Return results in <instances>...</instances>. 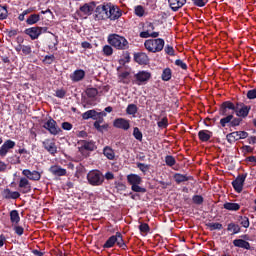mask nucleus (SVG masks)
Here are the masks:
<instances>
[{"mask_svg":"<svg viewBox=\"0 0 256 256\" xmlns=\"http://www.w3.org/2000/svg\"><path fill=\"white\" fill-rule=\"evenodd\" d=\"M219 115H229V111H232L236 117L245 119L249 117V112L251 111V106L245 105L243 102H232L224 101L219 107Z\"/></svg>","mask_w":256,"mask_h":256,"instance_id":"1","label":"nucleus"},{"mask_svg":"<svg viewBox=\"0 0 256 256\" xmlns=\"http://www.w3.org/2000/svg\"><path fill=\"white\" fill-rule=\"evenodd\" d=\"M107 42L111 47L118 49V51H125V49L129 47V41H127V38L118 34H110Z\"/></svg>","mask_w":256,"mask_h":256,"instance_id":"2","label":"nucleus"},{"mask_svg":"<svg viewBox=\"0 0 256 256\" xmlns=\"http://www.w3.org/2000/svg\"><path fill=\"white\" fill-rule=\"evenodd\" d=\"M144 47L149 53H161L165 47V40L163 38L148 39L144 42Z\"/></svg>","mask_w":256,"mask_h":256,"instance_id":"3","label":"nucleus"},{"mask_svg":"<svg viewBox=\"0 0 256 256\" xmlns=\"http://www.w3.org/2000/svg\"><path fill=\"white\" fill-rule=\"evenodd\" d=\"M86 179L92 187H101V185L105 183V176H103V172L99 170L88 172Z\"/></svg>","mask_w":256,"mask_h":256,"instance_id":"4","label":"nucleus"},{"mask_svg":"<svg viewBox=\"0 0 256 256\" xmlns=\"http://www.w3.org/2000/svg\"><path fill=\"white\" fill-rule=\"evenodd\" d=\"M127 182L131 185V190L134 193H147V188H143L139 185L143 183V178L137 174H129L127 175Z\"/></svg>","mask_w":256,"mask_h":256,"instance_id":"5","label":"nucleus"},{"mask_svg":"<svg viewBox=\"0 0 256 256\" xmlns=\"http://www.w3.org/2000/svg\"><path fill=\"white\" fill-rule=\"evenodd\" d=\"M110 3H104L96 7V19L98 21H107L109 19Z\"/></svg>","mask_w":256,"mask_h":256,"instance_id":"6","label":"nucleus"},{"mask_svg":"<svg viewBox=\"0 0 256 256\" xmlns=\"http://www.w3.org/2000/svg\"><path fill=\"white\" fill-rule=\"evenodd\" d=\"M43 128L50 133V135H59L63 130L57 125V121L53 118H49L43 125Z\"/></svg>","mask_w":256,"mask_h":256,"instance_id":"7","label":"nucleus"},{"mask_svg":"<svg viewBox=\"0 0 256 256\" xmlns=\"http://www.w3.org/2000/svg\"><path fill=\"white\" fill-rule=\"evenodd\" d=\"M249 137V133L247 131H234L226 135V140L230 145H233L236 141H240V139H247Z\"/></svg>","mask_w":256,"mask_h":256,"instance_id":"8","label":"nucleus"},{"mask_svg":"<svg viewBox=\"0 0 256 256\" xmlns=\"http://www.w3.org/2000/svg\"><path fill=\"white\" fill-rule=\"evenodd\" d=\"M134 79L136 85H147L151 79V72L145 70L139 71L134 75Z\"/></svg>","mask_w":256,"mask_h":256,"instance_id":"9","label":"nucleus"},{"mask_svg":"<svg viewBox=\"0 0 256 256\" xmlns=\"http://www.w3.org/2000/svg\"><path fill=\"white\" fill-rule=\"evenodd\" d=\"M122 15L123 10H121L119 6L110 3L108 10V19H110V21H117V19H121Z\"/></svg>","mask_w":256,"mask_h":256,"instance_id":"10","label":"nucleus"},{"mask_svg":"<svg viewBox=\"0 0 256 256\" xmlns=\"http://www.w3.org/2000/svg\"><path fill=\"white\" fill-rule=\"evenodd\" d=\"M247 179V174H240L235 180L232 181V187L236 193H241L243 191V185H245V180Z\"/></svg>","mask_w":256,"mask_h":256,"instance_id":"11","label":"nucleus"},{"mask_svg":"<svg viewBox=\"0 0 256 256\" xmlns=\"http://www.w3.org/2000/svg\"><path fill=\"white\" fill-rule=\"evenodd\" d=\"M113 127L123 129V131H129L131 129V121L125 118H116L113 122Z\"/></svg>","mask_w":256,"mask_h":256,"instance_id":"12","label":"nucleus"},{"mask_svg":"<svg viewBox=\"0 0 256 256\" xmlns=\"http://www.w3.org/2000/svg\"><path fill=\"white\" fill-rule=\"evenodd\" d=\"M15 141L8 139L0 147V157H7L10 149H15Z\"/></svg>","mask_w":256,"mask_h":256,"instance_id":"13","label":"nucleus"},{"mask_svg":"<svg viewBox=\"0 0 256 256\" xmlns=\"http://www.w3.org/2000/svg\"><path fill=\"white\" fill-rule=\"evenodd\" d=\"M42 146L48 153H50V155H55L57 153V144L51 139H45L42 142Z\"/></svg>","mask_w":256,"mask_h":256,"instance_id":"14","label":"nucleus"},{"mask_svg":"<svg viewBox=\"0 0 256 256\" xmlns=\"http://www.w3.org/2000/svg\"><path fill=\"white\" fill-rule=\"evenodd\" d=\"M134 61L138 65H149V56L145 52H136L134 53Z\"/></svg>","mask_w":256,"mask_h":256,"instance_id":"15","label":"nucleus"},{"mask_svg":"<svg viewBox=\"0 0 256 256\" xmlns=\"http://www.w3.org/2000/svg\"><path fill=\"white\" fill-rule=\"evenodd\" d=\"M22 175L24 177L28 178L29 181H41V174L37 170H29V169H24L22 171Z\"/></svg>","mask_w":256,"mask_h":256,"instance_id":"16","label":"nucleus"},{"mask_svg":"<svg viewBox=\"0 0 256 256\" xmlns=\"http://www.w3.org/2000/svg\"><path fill=\"white\" fill-rule=\"evenodd\" d=\"M25 35H28L32 41H35V39H39L41 36V30H39V26H34L30 28H26L24 30Z\"/></svg>","mask_w":256,"mask_h":256,"instance_id":"17","label":"nucleus"},{"mask_svg":"<svg viewBox=\"0 0 256 256\" xmlns=\"http://www.w3.org/2000/svg\"><path fill=\"white\" fill-rule=\"evenodd\" d=\"M1 196L3 199L6 200H10V199H19V197H21V193H19V191H11V189L9 188H5L2 192H1Z\"/></svg>","mask_w":256,"mask_h":256,"instance_id":"18","label":"nucleus"},{"mask_svg":"<svg viewBox=\"0 0 256 256\" xmlns=\"http://www.w3.org/2000/svg\"><path fill=\"white\" fill-rule=\"evenodd\" d=\"M49 173H51L55 177H65V175H67V170L61 168V166L59 165H53L49 168Z\"/></svg>","mask_w":256,"mask_h":256,"instance_id":"19","label":"nucleus"},{"mask_svg":"<svg viewBox=\"0 0 256 256\" xmlns=\"http://www.w3.org/2000/svg\"><path fill=\"white\" fill-rule=\"evenodd\" d=\"M95 149H97V145L93 141H81V147H79L80 153H83V151H95Z\"/></svg>","mask_w":256,"mask_h":256,"instance_id":"20","label":"nucleus"},{"mask_svg":"<svg viewBox=\"0 0 256 256\" xmlns=\"http://www.w3.org/2000/svg\"><path fill=\"white\" fill-rule=\"evenodd\" d=\"M99 115H103V112H96L95 109L88 110L82 114V119H84V121H88V119H93V121H97Z\"/></svg>","mask_w":256,"mask_h":256,"instance_id":"21","label":"nucleus"},{"mask_svg":"<svg viewBox=\"0 0 256 256\" xmlns=\"http://www.w3.org/2000/svg\"><path fill=\"white\" fill-rule=\"evenodd\" d=\"M71 81L73 83H79V81H83L85 79V72L83 69H78L75 70L71 75H70Z\"/></svg>","mask_w":256,"mask_h":256,"instance_id":"22","label":"nucleus"},{"mask_svg":"<svg viewBox=\"0 0 256 256\" xmlns=\"http://www.w3.org/2000/svg\"><path fill=\"white\" fill-rule=\"evenodd\" d=\"M233 111L232 110H229V113L226 114V115H221V118L220 119V125L221 127H230L231 128V122H232V119H233Z\"/></svg>","mask_w":256,"mask_h":256,"instance_id":"23","label":"nucleus"},{"mask_svg":"<svg viewBox=\"0 0 256 256\" xmlns=\"http://www.w3.org/2000/svg\"><path fill=\"white\" fill-rule=\"evenodd\" d=\"M169 7L172 11L177 12L187 3V0H168Z\"/></svg>","mask_w":256,"mask_h":256,"instance_id":"24","label":"nucleus"},{"mask_svg":"<svg viewBox=\"0 0 256 256\" xmlns=\"http://www.w3.org/2000/svg\"><path fill=\"white\" fill-rule=\"evenodd\" d=\"M234 247H239L240 249H246L247 251H252L251 244L244 239L233 240Z\"/></svg>","mask_w":256,"mask_h":256,"instance_id":"25","label":"nucleus"},{"mask_svg":"<svg viewBox=\"0 0 256 256\" xmlns=\"http://www.w3.org/2000/svg\"><path fill=\"white\" fill-rule=\"evenodd\" d=\"M211 137H213V132L209 130H200L198 132V139L202 141V143H207Z\"/></svg>","mask_w":256,"mask_h":256,"instance_id":"26","label":"nucleus"},{"mask_svg":"<svg viewBox=\"0 0 256 256\" xmlns=\"http://www.w3.org/2000/svg\"><path fill=\"white\" fill-rule=\"evenodd\" d=\"M95 2L92 3H86L83 6L80 7V12L83 13V15H91L94 11Z\"/></svg>","mask_w":256,"mask_h":256,"instance_id":"27","label":"nucleus"},{"mask_svg":"<svg viewBox=\"0 0 256 256\" xmlns=\"http://www.w3.org/2000/svg\"><path fill=\"white\" fill-rule=\"evenodd\" d=\"M191 179H193L192 176H187V175L181 174V173L174 174V180L176 181L177 185H181V183L191 181Z\"/></svg>","mask_w":256,"mask_h":256,"instance_id":"28","label":"nucleus"},{"mask_svg":"<svg viewBox=\"0 0 256 256\" xmlns=\"http://www.w3.org/2000/svg\"><path fill=\"white\" fill-rule=\"evenodd\" d=\"M223 208L226 209V211H239V209H241V204L226 202L223 204Z\"/></svg>","mask_w":256,"mask_h":256,"instance_id":"29","label":"nucleus"},{"mask_svg":"<svg viewBox=\"0 0 256 256\" xmlns=\"http://www.w3.org/2000/svg\"><path fill=\"white\" fill-rule=\"evenodd\" d=\"M116 245L120 247V249H127V244L125 243V240H123V234L121 232H116Z\"/></svg>","mask_w":256,"mask_h":256,"instance_id":"30","label":"nucleus"},{"mask_svg":"<svg viewBox=\"0 0 256 256\" xmlns=\"http://www.w3.org/2000/svg\"><path fill=\"white\" fill-rule=\"evenodd\" d=\"M115 243H117V237L115 235H112L104 243L103 249H111L112 247H115Z\"/></svg>","mask_w":256,"mask_h":256,"instance_id":"31","label":"nucleus"},{"mask_svg":"<svg viewBox=\"0 0 256 256\" xmlns=\"http://www.w3.org/2000/svg\"><path fill=\"white\" fill-rule=\"evenodd\" d=\"M41 21V16L39 14H31L27 19L26 23L28 25H35Z\"/></svg>","mask_w":256,"mask_h":256,"instance_id":"32","label":"nucleus"},{"mask_svg":"<svg viewBox=\"0 0 256 256\" xmlns=\"http://www.w3.org/2000/svg\"><path fill=\"white\" fill-rule=\"evenodd\" d=\"M173 77V71L171 68H165L162 71L161 79L162 81H171V78Z\"/></svg>","mask_w":256,"mask_h":256,"instance_id":"33","label":"nucleus"},{"mask_svg":"<svg viewBox=\"0 0 256 256\" xmlns=\"http://www.w3.org/2000/svg\"><path fill=\"white\" fill-rule=\"evenodd\" d=\"M103 155H105L110 161H113V159H115V151L112 150V148L109 146L104 147Z\"/></svg>","mask_w":256,"mask_h":256,"instance_id":"34","label":"nucleus"},{"mask_svg":"<svg viewBox=\"0 0 256 256\" xmlns=\"http://www.w3.org/2000/svg\"><path fill=\"white\" fill-rule=\"evenodd\" d=\"M10 221L11 223H15V225H17L19 221H21V217L19 216V211L12 210L10 212Z\"/></svg>","mask_w":256,"mask_h":256,"instance_id":"35","label":"nucleus"},{"mask_svg":"<svg viewBox=\"0 0 256 256\" xmlns=\"http://www.w3.org/2000/svg\"><path fill=\"white\" fill-rule=\"evenodd\" d=\"M137 111H139V108L135 104H129L126 108L127 115H132V117L137 115Z\"/></svg>","mask_w":256,"mask_h":256,"instance_id":"36","label":"nucleus"},{"mask_svg":"<svg viewBox=\"0 0 256 256\" xmlns=\"http://www.w3.org/2000/svg\"><path fill=\"white\" fill-rule=\"evenodd\" d=\"M227 231H232L233 235H237V233H241V226L232 222L228 224Z\"/></svg>","mask_w":256,"mask_h":256,"instance_id":"37","label":"nucleus"},{"mask_svg":"<svg viewBox=\"0 0 256 256\" xmlns=\"http://www.w3.org/2000/svg\"><path fill=\"white\" fill-rule=\"evenodd\" d=\"M85 93L89 99H95L99 95V90L97 88H87Z\"/></svg>","mask_w":256,"mask_h":256,"instance_id":"38","label":"nucleus"},{"mask_svg":"<svg viewBox=\"0 0 256 256\" xmlns=\"http://www.w3.org/2000/svg\"><path fill=\"white\" fill-rule=\"evenodd\" d=\"M9 17V11L7 10V5H0V21H5Z\"/></svg>","mask_w":256,"mask_h":256,"instance_id":"39","label":"nucleus"},{"mask_svg":"<svg viewBox=\"0 0 256 256\" xmlns=\"http://www.w3.org/2000/svg\"><path fill=\"white\" fill-rule=\"evenodd\" d=\"M132 135L136 141H143V132H141L139 127H134Z\"/></svg>","mask_w":256,"mask_h":256,"instance_id":"40","label":"nucleus"},{"mask_svg":"<svg viewBox=\"0 0 256 256\" xmlns=\"http://www.w3.org/2000/svg\"><path fill=\"white\" fill-rule=\"evenodd\" d=\"M241 123H243V118L239 116L235 117V115L233 114L232 122H230V128L239 127Z\"/></svg>","mask_w":256,"mask_h":256,"instance_id":"41","label":"nucleus"},{"mask_svg":"<svg viewBox=\"0 0 256 256\" xmlns=\"http://www.w3.org/2000/svg\"><path fill=\"white\" fill-rule=\"evenodd\" d=\"M104 57H111L113 55V47L111 45H104L102 48Z\"/></svg>","mask_w":256,"mask_h":256,"instance_id":"42","label":"nucleus"},{"mask_svg":"<svg viewBox=\"0 0 256 256\" xmlns=\"http://www.w3.org/2000/svg\"><path fill=\"white\" fill-rule=\"evenodd\" d=\"M136 167H137L138 169H140V171H141L142 173H144V175H145V173H147V171H149V169H151V165L145 164V163H141V162H137V163H136Z\"/></svg>","mask_w":256,"mask_h":256,"instance_id":"43","label":"nucleus"},{"mask_svg":"<svg viewBox=\"0 0 256 256\" xmlns=\"http://www.w3.org/2000/svg\"><path fill=\"white\" fill-rule=\"evenodd\" d=\"M207 227H209L210 231H221L223 229V224L216 222V223H208Z\"/></svg>","mask_w":256,"mask_h":256,"instance_id":"44","label":"nucleus"},{"mask_svg":"<svg viewBox=\"0 0 256 256\" xmlns=\"http://www.w3.org/2000/svg\"><path fill=\"white\" fill-rule=\"evenodd\" d=\"M239 221H240V225H242V227H244V229H249V225H251V222H249V217L240 216Z\"/></svg>","mask_w":256,"mask_h":256,"instance_id":"45","label":"nucleus"},{"mask_svg":"<svg viewBox=\"0 0 256 256\" xmlns=\"http://www.w3.org/2000/svg\"><path fill=\"white\" fill-rule=\"evenodd\" d=\"M130 73L125 71V72H122L118 75V79H119V83H123L124 85H127L129 84V82H127V77H129Z\"/></svg>","mask_w":256,"mask_h":256,"instance_id":"46","label":"nucleus"},{"mask_svg":"<svg viewBox=\"0 0 256 256\" xmlns=\"http://www.w3.org/2000/svg\"><path fill=\"white\" fill-rule=\"evenodd\" d=\"M94 127L96 131H98L99 133H103V131H107V129H109V124L101 125L99 124V122H94Z\"/></svg>","mask_w":256,"mask_h":256,"instance_id":"47","label":"nucleus"},{"mask_svg":"<svg viewBox=\"0 0 256 256\" xmlns=\"http://www.w3.org/2000/svg\"><path fill=\"white\" fill-rule=\"evenodd\" d=\"M54 61H55V55L51 54V55H46L42 60V63H44V65H52Z\"/></svg>","mask_w":256,"mask_h":256,"instance_id":"48","label":"nucleus"},{"mask_svg":"<svg viewBox=\"0 0 256 256\" xmlns=\"http://www.w3.org/2000/svg\"><path fill=\"white\" fill-rule=\"evenodd\" d=\"M165 163L168 167H173V165L177 163V160H175V157H173L172 155H167L165 157Z\"/></svg>","mask_w":256,"mask_h":256,"instance_id":"49","label":"nucleus"},{"mask_svg":"<svg viewBox=\"0 0 256 256\" xmlns=\"http://www.w3.org/2000/svg\"><path fill=\"white\" fill-rule=\"evenodd\" d=\"M157 125L160 129H167V127H169V119L164 117L161 121L157 122Z\"/></svg>","mask_w":256,"mask_h":256,"instance_id":"50","label":"nucleus"},{"mask_svg":"<svg viewBox=\"0 0 256 256\" xmlns=\"http://www.w3.org/2000/svg\"><path fill=\"white\" fill-rule=\"evenodd\" d=\"M203 201H205V199L201 195H194L192 197V202L194 205H203Z\"/></svg>","mask_w":256,"mask_h":256,"instance_id":"51","label":"nucleus"},{"mask_svg":"<svg viewBox=\"0 0 256 256\" xmlns=\"http://www.w3.org/2000/svg\"><path fill=\"white\" fill-rule=\"evenodd\" d=\"M134 11H135V15H137V17H143V15H145V8H143L142 5L136 6Z\"/></svg>","mask_w":256,"mask_h":256,"instance_id":"52","label":"nucleus"},{"mask_svg":"<svg viewBox=\"0 0 256 256\" xmlns=\"http://www.w3.org/2000/svg\"><path fill=\"white\" fill-rule=\"evenodd\" d=\"M166 55H170V57H175V48L171 45H166L164 48Z\"/></svg>","mask_w":256,"mask_h":256,"instance_id":"53","label":"nucleus"},{"mask_svg":"<svg viewBox=\"0 0 256 256\" xmlns=\"http://www.w3.org/2000/svg\"><path fill=\"white\" fill-rule=\"evenodd\" d=\"M13 231L15 232L16 235H18V237H21V235L25 233V228H23L20 225H15L13 227Z\"/></svg>","mask_w":256,"mask_h":256,"instance_id":"54","label":"nucleus"},{"mask_svg":"<svg viewBox=\"0 0 256 256\" xmlns=\"http://www.w3.org/2000/svg\"><path fill=\"white\" fill-rule=\"evenodd\" d=\"M139 231L140 233H149L151 231V228L149 227V224L141 223L139 225Z\"/></svg>","mask_w":256,"mask_h":256,"instance_id":"55","label":"nucleus"},{"mask_svg":"<svg viewBox=\"0 0 256 256\" xmlns=\"http://www.w3.org/2000/svg\"><path fill=\"white\" fill-rule=\"evenodd\" d=\"M192 3L195 7H205L209 3V0H192Z\"/></svg>","mask_w":256,"mask_h":256,"instance_id":"56","label":"nucleus"},{"mask_svg":"<svg viewBox=\"0 0 256 256\" xmlns=\"http://www.w3.org/2000/svg\"><path fill=\"white\" fill-rule=\"evenodd\" d=\"M176 67H180V69H183L184 71H187V63L183 62L181 59L175 60Z\"/></svg>","mask_w":256,"mask_h":256,"instance_id":"57","label":"nucleus"},{"mask_svg":"<svg viewBox=\"0 0 256 256\" xmlns=\"http://www.w3.org/2000/svg\"><path fill=\"white\" fill-rule=\"evenodd\" d=\"M65 95H67V91H65V89L56 90L55 97H58V99H65Z\"/></svg>","mask_w":256,"mask_h":256,"instance_id":"58","label":"nucleus"},{"mask_svg":"<svg viewBox=\"0 0 256 256\" xmlns=\"http://www.w3.org/2000/svg\"><path fill=\"white\" fill-rule=\"evenodd\" d=\"M20 189V193H23L24 195L27 193H31V184L25 185V186H18Z\"/></svg>","mask_w":256,"mask_h":256,"instance_id":"59","label":"nucleus"},{"mask_svg":"<svg viewBox=\"0 0 256 256\" xmlns=\"http://www.w3.org/2000/svg\"><path fill=\"white\" fill-rule=\"evenodd\" d=\"M246 97L247 99H250V100L256 99V88L252 90H248Z\"/></svg>","mask_w":256,"mask_h":256,"instance_id":"60","label":"nucleus"},{"mask_svg":"<svg viewBox=\"0 0 256 256\" xmlns=\"http://www.w3.org/2000/svg\"><path fill=\"white\" fill-rule=\"evenodd\" d=\"M31 9H26L24 10L21 14H19L18 16V21H25V16L29 15V13H31Z\"/></svg>","mask_w":256,"mask_h":256,"instance_id":"61","label":"nucleus"},{"mask_svg":"<svg viewBox=\"0 0 256 256\" xmlns=\"http://www.w3.org/2000/svg\"><path fill=\"white\" fill-rule=\"evenodd\" d=\"M25 185H31V182H29V179L25 177L20 178L18 187H23Z\"/></svg>","mask_w":256,"mask_h":256,"instance_id":"62","label":"nucleus"},{"mask_svg":"<svg viewBox=\"0 0 256 256\" xmlns=\"http://www.w3.org/2000/svg\"><path fill=\"white\" fill-rule=\"evenodd\" d=\"M20 48L24 55H31V46L22 45V46H20Z\"/></svg>","mask_w":256,"mask_h":256,"instance_id":"63","label":"nucleus"},{"mask_svg":"<svg viewBox=\"0 0 256 256\" xmlns=\"http://www.w3.org/2000/svg\"><path fill=\"white\" fill-rule=\"evenodd\" d=\"M62 129H64V131H71V129H73V124L69 122H63Z\"/></svg>","mask_w":256,"mask_h":256,"instance_id":"64","label":"nucleus"}]
</instances>
